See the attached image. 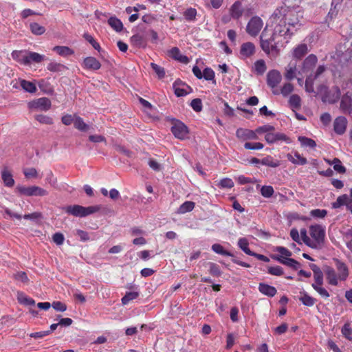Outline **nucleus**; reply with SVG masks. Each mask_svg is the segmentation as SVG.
<instances>
[{
    "instance_id": "50",
    "label": "nucleus",
    "mask_w": 352,
    "mask_h": 352,
    "mask_svg": "<svg viewBox=\"0 0 352 352\" xmlns=\"http://www.w3.org/2000/svg\"><path fill=\"white\" fill-rule=\"evenodd\" d=\"M298 141L302 146L305 147L314 148L316 146V143L314 140L305 136H299Z\"/></svg>"
},
{
    "instance_id": "61",
    "label": "nucleus",
    "mask_w": 352,
    "mask_h": 352,
    "mask_svg": "<svg viewBox=\"0 0 352 352\" xmlns=\"http://www.w3.org/2000/svg\"><path fill=\"white\" fill-rule=\"evenodd\" d=\"M275 252H278L283 257L288 258L292 256V253L288 249L283 246H277L274 249Z\"/></svg>"
},
{
    "instance_id": "13",
    "label": "nucleus",
    "mask_w": 352,
    "mask_h": 352,
    "mask_svg": "<svg viewBox=\"0 0 352 352\" xmlns=\"http://www.w3.org/2000/svg\"><path fill=\"white\" fill-rule=\"evenodd\" d=\"M257 132L248 129L239 128L236 131V136L241 141H246L250 140H257Z\"/></svg>"
},
{
    "instance_id": "53",
    "label": "nucleus",
    "mask_w": 352,
    "mask_h": 352,
    "mask_svg": "<svg viewBox=\"0 0 352 352\" xmlns=\"http://www.w3.org/2000/svg\"><path fill=\"white\" fill-rule=\"evenodd\" d=\"M35 120L44 124L51 125L54 123L52 118L43 114L35 116Z\"/></svg>"
},
{
    "instance_id": "15",
    "label": "nucleus",
    "mask_w": 352,
    "mask_h": 352,
    "mask_svg": "<svg viewBox=\"0 0 352 352\" xmlns=\"http://www.w3.org/2000/svg\"><path fill=\"white\" fill-rule=\"evenodd\" d=\"M256 52L255 45L252 42H246L241 45L240 58L246 59L250 58Z\"/></svg>"
},
{
    "instance_id": "33",
    "label": "nucleus",
    "mask_w": 352,
    "mask_h": 352,
    "mask_svg": "<svg viewBox=\"0 0 352 352\" xmlns=\"http://www.w3.org/2000/svg\"><path fill=\"white\" fill-rule=\"evenodd\" d=\"M301 296L299 297V300L305 306L312 307L316 302V299L310 296L307 292H300Z\"/></svg>"
},
{
    "instance_id": "3",
    "label": "nucleus",
    "mask_w": 352,
    "mask_h": 352,
    "mask_svg": "<svg viewBox=\"0 0 352 352\" xmlns=\"http://www.w3.org/2000/svg\"><path fill=\"white\" fill-rule=\"evenodd\" d=\"M100 210L98 206H91L88 207H83L80 205L69 206L65 208L67 213L72 214L74 217H86L89 214H94Z\"/></svg>"
},
{
    "instance_id": "12",
    "label": "nucleus",
    "mask_w": 352,
    "mask_h": 352,
    "mask_svg": "<svg viewBox=\"0 0 352 352\" xmlns=\"http://www.w3.org/2000/svg\"><path fill=\"white\" fill-rule=\"evenodd\" d=\"M51 106V100L46 97L38 98L30 103V107L44 111L50 109Z\"/></svg>"
},
{
    "instance_id": "31",
    "label": "nucleus",
    "mask_w": 352,
    "mask_h": 352,
    "mask_svg": "<svg viewBox=\"0 0 352 352\" xmlns=\"http://www.w3.org/2000/svg\"><path fill=\"white\" fill-rule=\"evenodd\" d=\"M53 51L63 57H67L74 54V51L67 46L57 45L53 47Z\"/></svg>"
},
{
    "instance_id": "55",
    "label": "nucleus",
    "mask_w": 352,
    "mask_h": 352,
    "mask_svg": "<svg viewBox=\"0 0 352 352\" xmlns=\"http://www.w3.org/2000/svg\"><path fill=\"white\" fill-rule=\"evenodd\" d=\"M217 186L221 188H232L234 186V182L230 178H223L221 179Z\"/></svg>"
},
{
    "instance_id": "14",
    "label": "nucleus",
    "mask_w": 352,
    "mask_h": 352,
    "mask_svg": "<svg viewBox=\"0 0 352 352\" xmlns=\"http://www.w3.org/2000/svg\"><path fill=\"white\" fill-rule=\"evenodd\" d=\"M265 141L272 144L278 142H285L289 143L290 140L285 133H268L265 135Z\"/></svg>"
},
{
    "instance_id": "59",
    "label": "nucleus",
    "mask_w": 352,
    "mask_h": 352,
    "mask_svg": "<svg viewBox=\"0 0 352 352\" xmlns=\"http://www.w3.org/2000/svg\"><path fill=\"white\" fill-rule=\"evenodd\" d=\"M83 37L92 45L95 50H98V52L100 50V44L94 39L91 35L89 34H84Z\"/></svg>"
},
{
    "instance_id": "60",
    "label": "nucleus",
    "mask_w": 352,
    "mask_h": 352,
    "mask_svg": "<svg viewBox=\"0 0 352 352\" xmlns=\"http://www.w3.org/2000/svg\"><path fill=\"white\" fill-rule=\"evenodd\" d=\"M190 107L196 112H200L202 110V102L199 98H195L190 102Z\"/></svg>"
},
{
    "instance_id": "47",
    "label": "nucleus",
    "mask_w": 352,
    "mask_h": 352,
    "mask_svg": "<svg viewBox=\"0 0 352 352\" xmlns=\"http://www.w3.org/2000/svg\"><path fill=\"white\" fill-rule=\"evenodd\" d=\"M342 336L348 340L352 341V328L350 322H346L341 329Z\"/></svg>"
},
{
    "instance_id": "64",
    "label": "nucleus",
    "mask_w": 352,
    "mask_h": 352,
    "mask_svg": "<svg viewBox=\"0 0 352 352\" xmlns=\"http://www.w3.org/2000/svg\"><path fill=\"white\" fill-rule=\"evenodd\" d=\"M267 272L274 276H282L283 274V269L280 266H271L268 267Z\"/></svg>"
},
{
    "instance_id": "6",
    "label": "nucleus",
    "mask_w": 352,
    "mask_h": 352,
    "mask_svg": "<svg viewBox=\"0 0 352 352\" xmlns=\"http://www.w3.org/2000/svg\"><path fill=\"white\" fill-rule=\"evenodd\" d=\"M171 132L176 138L179 140H184L187 138L189 131L184 123L180 120H175L173 123Z\"/></svg>"
},
{
    "instance_id": "11",
    "label": "nucleus",
    "mask_w": 352,
    "mask_h": 352,
    "mask_svg": "<svg viewBox=\"0 0 352 352\" xmlns=\"http://www.w3.org/2000/svg\"><path fill=\"white\" fill-rule=\"evenodd\" d=\"M340 109L344 114L350 115L352 113V94L349 91L342 96Z\"/></svg>"
},
{
    "instance_id": "25",
    "label": "nucleus",
    "mask_w": 352,
    "mask_h": 352,
    "mask_svg": "<svg viewBox=\"0 0 352 352\" xmlns=\"http://www.w3.org/2000/svg\"><path fill=\"white\" fill-rule=\"evenodd\" d=\"M27 60L28 63H25L26 65H30L32 63H40L45 59V56L43 54H40L37 52L28 51L27 52Z\"/></svg>"
},
{
    "instance_id": "9",
    "label": "nucleus",
    "mask_w": 352,
    "mask_h": 352,
    "mask_svg": "<svg viewBox=\"0 0 352 352\" xmlns=\"http://www.w3.org/2000/svg\"><path fill=\"white\" fill-rule=\"evenodd\" d=\"M282 80V76L279 71L272 69L267 74V84L272 89H277V87Z\"/></svg>"
},
{
    "instance_id": "52",
    "label": "nucleus",
    "mask_w": 352,
    "mask_h": 352,
    "mask_svg": "<svg viewBox=\"0 0 352 352\" xmlns=\"http://www.w3.org/2000/svg\"><path fill=\"white\" fill-rule=\"evenodd\" d=\"M261 163L263 165L269 167L276 168L280 165V162L276 160H274L272 157L267 156L261 160Z\"/></svg>"
},
{
    "instance_id": "37",
    "label": "nucleus",
    "mask_w": 352,
    "mask_h": 352,
    "mask_svg": "<svg viewBox=\"0 0 352 352\" xmlns=\"http://www.w3.org/2000/svg\"><path fill=\"white\" fill-rule=\"evenodd\" d=\"M20 85L23 89L28 93L33 94L36 91V87L32 82L23 79L20 80Z\"/></svg>"
},
{
    "instance_id": "28",
    "label": "nucleus",
    "mask_w": 352,
    "mask_h": 352,
    "mask_svg": "<svg viewBox=\"0 0 352 352\" xmlns=\"http://www.w3.org/2000/svg\"><path fill=\"white\" fill-rule=\"evenodd\" d=\"M352 201V199H350L349 195L346 194L342 195L339 196L336 201L332 203V208L334 209L339 208L343 206H345L347 208V204H350Z\"/></svg>"
},
{
    "instance_id": "30",
    "label": "nucleus",
    "mask_w": 352,
    "mask_h": 352,
    "mask_svg": "<svg viewBox=\"0 0 352 352\" xmlns=\"http://www.w3.org/2000/svg\"><path fill=\"white\" fill-rule=\"evenodd\" d=\"M1 178L3 184L7 187H12L14 185V180L13 179L12 173L5 168L1 171Z\"/></svg>"
},
{
    "instance_id": "58",
    "label": "nucleus",
    "mask_w": 352,
    "mask_h": 352,
    "mask_svg": "<svg viewBox=\"0 0 352 352\" xmlns=\"http://www.w3.org/2000/svg\"><path fill=\"white\" fill-rule=\"evenodd\" d=\"M315 78L312 77V75L309 76L307 77L305 80V90L308 93H314V80Z\"/></svg>"
},
{
    "instance_id": "38",
    "label": "nucleus",
    "mask_w": 352,
    "mask_h": 352,
    "mask_svg": "<svg viewBox=\"0 0 352 352\" xmlns=\"http://www.w3.org/2000/svg\"><path fill=\"white\" fill-rule=\"evenodd\" d=\"M195 206V204L193 201H186L179 206L177 212L179 214H185L190 212L194 209Z\"/></svg>"
},
{
    "instance_id": "40",
    "label": "nucleus",
    "mask_w": 352,
    "mask_h": 352,
    "mask_svg": "<svg viewBox=\"0 0 352 352\" xmlns=\"http://www.w3.org/2000/svg\"><path fill=\"white\" fill-rule=\"evenodd\" d=\"M239 247L248 255L252 256L254 252L249 248V243L247 239L240 238L238 241Z\"/></svg>"
},
{
    "instance_id": "42",
    "label": "nucleus",
    "mask_w": 352,
    "mask_h": 352,
    "mask_svg": "<svg viewBox=\"0 0 352 352\" xmlns=\"http://www.w3.org/2000/svg\"><path fill=\"white\" fill-rule=\"evenodd\" d=\"M47 69L52 72H61L66 69L67 67L59 63L51 62L47 65Z\"/></svg>"
},
{
    "instance_id": "45",
    "label": "nucleus",
    "mask_w": 352,
    "mask_h": 352,
    "mask_svg": "<svg viewBox=\"0 0 352 352\" xmlns=\"http://www.w3.org/2000/svg\"><path fill=\"white\" fill-rule=\"evenodd\" d=\"M212 250L217 254L222 256H232L233 254L228 250H226L219 243H214L212 245Z\"/></svg>"
},
{
    "instance_id": "18",
    "label": "nucleus",
    "mask_w": 352,
    "mask_h": 352,
    "mask_svg": "<svg viewBox=\"0 0 352 352\" xmlns=\"http://www.w3.org/2000/svg\"><path fill=\"white\" fill-rule=\"evenodd\" d=\"M229 12L230 16L234 19H239L243 12L244 9L243 8V5L241 1H236L230 8Z\"/></svg>"
},
{
    "instance_id": "2",
    "label": "nucleus",
    "mask_w": 352,
    "mask_h": 352,
    "mask_svg": "<svg viewBox=\"0 0 352 352\" xmlns=\"http://www.w3.org/2000/svg\"><path fill=\"white\" fill-rule=\"evenodd\" d=\"M318 94L322 96L321 99L322 102L329 104L336 103L341 95L340 89L338 86H334L331 89H329L324 85L319 86Z\"/></svg>"
},
{
    "instance_id": "23",
    "label": "nucleus",
    "mask_w": 352,
    "mask_h": 352,
    "mask_svg": "<svg viewBox=\"0 0 352 352\" xmlns=\"http://www.w3.org/2000/svg\"><path fill=\"white\" fill-rule=\"evenodd\" d=\"M28 50H14L11 53V56L13 60L22 65H25L28 63L27 60Z\"/></svg>"
},
{
    "instance_id": "1",
    "label": "nucleus",
    "mask_w": 352,
    "mask_h": 352,
    "mask_svg": "<svg viewBox=\"0 0 352 352\" xmlns=\"http://www.w3.org/2000/svg\"><path fill=\"white\" fill-rule=\"evenodd\" d=\"M302 18V12L299 7L289 6L275 10L271 18V25H267L260 36V47L272 59L280 53V47L288 43L294 32L295 28Z\"/></svg>"
},
{
    "instance_id": "39",
    "label": "nucleus",
    "mask_w": 352,
    "mask_h": 352,
    "mask_svg": "<svg viewBox=\"0 0 352 352\" xmlns=\"http://www.w3.org/2000/svg\"><path fill=\"white\" fill-rule=\"evenodd\" d=\"M267 69L265 62L263 59H259L254 63V72L257 75H263Z\"/></svg>"
},
{
    "instance_id": "49",
    "label": "nucleus",
    "mask_w": 352,
    "mask_h": 352,
    "mask_svg": "<svg viewBox=\"0 0 352 352\" xmlns=\"http://www.w3.org/2000/svg\"><path fill=\"white\" fill-rule=\"evenodd\" d=\"M300 238L302 241L309 247L311 248H316V244L314 241H311L310 238L307 234V231L305 229H302L300 230Z\"/></svg>"
},
{
    "instance_id": "7",
    "label": "nucleus",
    "mask_w": 352,
    "mask_h": 352,
    "mask_svg": "<svg viewBox=\"0 0 352 352\" xmlns=\"http://www.w3.org/2000/svg\"><path fill=\"white\" fill-rule=\"evenodd\" d=\"M309 233L316 244V248L324 242L325 230L320 225H311L309 227Z\"/></svg>"
},
{
    "instance_id": "43",
    "label": "nucleus",
    "mask_w": 352,
    "mask_h": 352,
    "mask_svg": "<svg viewBox=\"0 0 352 352\" xmlns=\"http://www.w3.org/2000/svg\"><path fill=\"white\" fill-rule=\"evenodd\" d=\"M329 164H333V168L339 173H344L346 168L342 165L341 161L338 158H334L332 161L327 160Z\"/></svg>"
},
{
    "instance_id": "4",
    "label": "nucleus",
    "mask_w": 352,
    "mask_h": 352,
    "mask_svg": "<svg viewBox=\"0 0 352 352\" xmlns=\"http://www.w3.org/2000/svg\"><path fill=\"white\" fill-rule=\"evenodd\" d=\"M16 190L21 195L25 196H46L48 195V192L41 187L32 186L25 187L23 186H17Z\"/></svg>"
},
{
    "instance_id": "16",
    "label": "nucleus",
    "mask_w": 352,
    "mask_h": 352,
    "mask_svg": "<svg viewBox=\"0 0 352 352\" xmlns=\"http://www.w3.org/2000/svg\"><path fill=\"white\" fill-rule=\"evenodd\" d=\"M82 67L87 70L96 71L101 67L100 61L94 56H87L84 58Z\"/></svg>"
},
{
    "instance_id": "10",
    "label": "nucleus",
    "mask_w": 352,
    "mask_h": 352,
    "mask_svg": "<svg viewBox=\"0 0 352 352\" xmlns=\"http://www.w3.org/2000/svg\"><path fill=\"white\" fill-rule=\"evenodd\" d=\"M175 94L177 97L185 96L188 94L192 89L190 86L182 82L180 79H177L173 84Z\"/></svg>"
},
{
    "instance_id": "17",
    "label": "nucleus",
    "mask_w": 352,
    "mask_h": 352,
    "mask_svg": "<svg viewBox=\"0 0 352 352\" xmlns=\"http://www.w3.org/2000/svg\"><path fill=\"white\" fill-rule=\"evenodd\" d=\"M327 280L330 285L337 286L340 278L334 268L330 266H326L324 269Z\"/></svg>"
},
{
    "instance_id": "57",
    "label": "nucleus",
    "mask_w": 352,
    "mask_h": 352,
    "mask_svg": "<svg viewBox=\"0 0 352 352\" xmlns=\"http://www.w3.org/2000/svg\"><path fill=\"white\" fill-rule=\"evenodd\" d=\"M151 67L156 73L159 78H163L165 76V70L164 67L157 65L156 63H151Z\"/></svg>"
},
{
    "instance_id": "32",
    "label": "nucleus",
    "mask_w": 352,
    "mask_h": 352,
    "mask_svg": "<svg viewBox=\"0 0 352 352\" xmlns=\"http://www.w3.org/2000/svg\"><path fill=\"white\" fill-rule=\"evenodd\" d=\"M185 20L188 22H195L197 20V11L194 8H188L183 12Z\"/></svg>"
},
{
    "instance_id": "22",
    "label": "nucleus",
    "mask_w": 352,
    "mask_h": 352,
    "mask_svg": "<svg viewBox=\"0 0 352 352\" xmlns=\"http://www.w3.org/2000/svg\"><path fill=\"white\" fill-rule=\"evenodd\" d=\"M274 258L279 263L285 265L288 267L293 268L296 270L300 267V263L294 258H284L282 256H275Z\"/></svg>"
},
{
    "instance_id": "5",
    "label": "nucleus",
    "mask_w": 352,
    "mask_h": 352,
    "mask_svg": "<svg viewBox=\"0 0 352 352\" xmlns=\"http://www.w3.org/2000/svg\"><path fill=\"white\" fill-rule=\"evenodd\" d=\"M263 26V20L257 16L250 19L246 26V32L251 36H256Z\"/></svg>"
},
{
    "instance_id": "35",
    "label": "nucleus",
    "mask_w": 352,
    "mask_h": 352,
    "mask_svg": "<svg viewBox=\"0 0 352 352\" xmlns=\"http://www.w3.org/2000/svg\"><path fill=\"white\" fill-rule=\"evenodd\" d=\"M108 24L117 32H120L123 29L122 21L116 16H111L108 19Z\"/></svg>"
},
{
    "instance_id": "54",
    "label": "nucleus",
    "mask_w": 352,
    "mask_h": 352,
    "mask_svg": "<svg viewBox=\"0 0 352 352\" xmlns=\"http://www.w3.org/2000/svg\"><path fill=\"white\" fill-rule=\"evenodd\" d=\"M209 273L216 277H219L221 275L219 266L214 263H209Z\"/></svg>"
},
{
    "instance_id": "34",
    "label": "nucleus",
    "mask_w": 352,
    "mask_h": 352,
    "mask_svg": "<svg viewBox=\"0 0 352 352\" xmlns=\"http://www.w3.org/2000/svg\"><path fill=\"white\" fill-rule=\"evenodd\" d=\"M74 127L80 131H87L89 130V126L87 124L83 119L77 116L76 114H74Z\"/></svg>"
},
{
    "instance_id": "44",
    "label": "nucleus",
    "mask_w": 352,
    "mask_h": 352,
    "mask_svg": "<svg viewBox=\"0 0 352 352\" xmlns=\"http://www.w3.org/2000/svg\"><path fill=\"white\" fill-rule=\"evenodd\" d=\"M17 299L21 304L25 305H34L35 304L34 299L25 296L23 292H18Z\"/></svg>"
},
{
    "instance_id": "51",
    "label": "nucleus",
    "mask_w": 352,
    "mask_h": 352,
    "mask_svg": "<svg viewBox=\"0 0 352 352\" xmlns=\"http://www.w3.org/2000/svg\"><path fill=\"white\" fill-rule=\"evenodd\" d=\"M138 296L139 292H126L124 296L122 298V303L123 305H127L130 301L137 298Z\"/></svg>"
},
{
    "instance_id": "21",
    "label": "nucleus",
    "mask_w": 352,
    "mask_h": 352,
    "mask_svg": "<svg viewBox=\"0 0 352 352\" xmlns=\"http://www.w3.org/2000/svg\"><path fill=\"white\" fill-rule=\"evenodd\" d=\"M318 62V58L314 54L309 55L302 63V71L303 73L308 72L314 69Z\"/></svg>"
},
{
    "instance_id": "27",
    "label": "nucleus",
    "mask_w": 352,
    "mask_h": 352,
    "mask_svg": "<svg viewBox=\"0 0 352 352\" xmlns=\"http://www.w3.org/2000/svg\"><path fill=\"white\" fill-rule=\"evenodd\" d=\"M308 52L307 45L305 43L300 44L294 48L292 52V55L294 58L301 59L304 57Z\"/></svg>"
},
{
    "instance_id": "46",
    "label": "nucleus",
    "mask_w": 352,
    "mask_h": 352,
    "mask_svg": "<svg viewBox=\"0 0 352 352\" xmlns=\"http://www.w3.org/2000/svg\"><path fill=\"white\" fill-rule=\"evenodd\" d=\"M31 32L34 35H42L45 32V27L39 25L37 23H32L30 25Z\"/></svg>"
},
{
    "instance_id": "36",
    "label": "nucleus",
    "mask_w": 352,
    "mask_h": 352,
    "mask_svg": "<svg viewBox=\"0 0 352 352\" xmlns=\"http://www.w3.org/2000/svg\"><path fill=\"white\" fill-rule=\"evenodd\" d=\"M289 104L293 111L299 109L301 107V98L297 94H292L289 99Z\"/></svg>"
},
{
    "instance_id": "24",
    "label": "nucleus",
    "mask_w": 352,
    "mask_h": 352,
    "mask_svg": "<svg viewBox=\"0 0 352 352\" xmlns=\"http://www.w3.org/2000/svg\"><path fill=\"white\" fill-rule=\"evenodd\" d=\"M287 158L295 165H305L307 163V159L300 155L297 151L294 153H287Z\"/></svg>"
},
{
    "instance_id": "8",
    "label": "nucleus",
    "mask_w": 352,
    "mask_h": 352,
    "mask_svg": "<svg viewBox=\"0 0 352 352\" xmlns=\"http://www.w3.org/2000/svg\"><path fill=\"white\" fill-rule=\"evenodd\" d=\"M333 262L340 281H345L349 276V269L346 264L338 258H333Z\"/></svg>"
},
{
    "instance_id": "20",
    "label": "nucleus",
    "mask_w": 352,
    "mask_h": 352,
    "mask_svg": "<svg viewBox=\"0 0 352 352\" xmlns=\"http://www.w3.org/2000/svg\"><path fill=\"white\" fill-rule=\"evenodd\" d=\"M347 120L345 117L340 116L335 119L333 123L334 131L338 134H343L346 129Z\"/></svg>"
},
{
    "instance_id": "41",
    "label": "nucleus",
    "mask_w": 352,
    "mask_h": 352,
    "mask_svg": "<svg viewBox=\"0 0 352 352\" xmlns=\"http://www.w3.org/2000/svg\"><path fill=\"white\" fill-rule=\"evenodd\" d=\"M285 78L288 80H293L296 77V66L295 64L289 63L285 68Z\"/></svg>"
},
{
    "instance_id": "19",
    "label": "nucleus",
    "mask_w": 352,
    "mask_h": 352,
    "mask_svg": "<svg viewBox=\"0 0 352 352\" xmlns=\"http://www.w3.org/2000/svg\"><path fill=\"white\" fill-rule=\"evenodd\" d=\"M168 55L175 60L180 63L187 64L189 63V58L181 54L179 49L177 47H173L168 51Z\"/></svg>"
},
{
    "instance_id": "29",
    "label": "nucleus",
    "mask_w": 352,
    "mask_h": 352,
    "mask_svg": "<svg viewBox=\"0 0 352 352\" xmlns=\"http://www.w3.org/2000/svg\"><path fill=\"white\" fill-rule=\"evenodd\" d=\"M294 85L290 82L285 83L280 90L274 89L272 90V93L274 95L282 94L283 96L287 97L293 91H294Z\"/></svg>"
},
{
    "instance_id": "48",
    "label": "nucleus",
    "mask_w": 352,
    "mask_h": 352,
    "mask_svg": "<svg viewBox=\"0 0 352 352\" xmlns=\"http://www.w3.org/2000/svg\"><path fill=\"white\" fill-rule=\"evenodd\" d=\"M131 43L133 45L140 47L145 45L144 37L140 34H135L131 37Z\"/></svg>"
},
{
    "instance_id": "62",
    "label": "nucleus",
    "mask_w": 352,
    "mask_h": 352,
    "mask_svg": "<svg viewBox=\"0 0 352 352\" xmlns=\"http://www.w3.org/2000/svg\"><path fill=\"white\" fill-rule=\"evenodd\" d=\"M312 287L316 290L322 298H328L330 295L328 291L322 287V285H312Z\"/></svg>"
},
{
    "instance_id": "56",
    "label": "nucleus",
    "mask_w": 352,
    "mask_h": 352,
    "mask_svg": "<svg viewBox=\"0 0 352 352\" xmlns=\"http://www.w3.org/2000/svg\"><path fill=\"white\" fill-rule=\"evenodd\" d=\"M274 192V190L272 186H263L261 189V194L263 197L266 198L271 197Z\"/></svg>"
},
{
    "instance_id": "26",
    "label": "nucleus",
    "mask_w": 352,
    "mask_h": 352,
    "mask_svg": "<svg viewBox=\"0 0 352 352\" xmlns=\"http://www.w3.org/2000/svg\"><path fill=\"white\" fill-rule=\"evenodd\" d=\"M258 291L269 297H274L277 293V290L274 287L263 283H259Z\"/></svg>"
},
{
    "instance_id": "63",
    "label": "nucleus",
    "mask_w": 352,
    "mask_h": 352,
    "mask_svg": "<svg viewBox=\"0 0 352 352\" xmlns=\"http://www.w3.org/2000/svg\"><path fill=\"white\" fill-rule=\"evenodd\" d=\"M23 174L28 179L36 178L38 177V172L34 168H25L23 170Z\"/></svg>"
}]
</instances>
